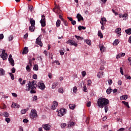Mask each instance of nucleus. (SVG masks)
<instances>
[{
    "instance_id": "nucleus-39",
    "label": "nucleus",
    "mask_w": 131,
    "mask_h": 131,
    "mask_svg": "<svg viewBox=\"0 0 131 131\" xmlns=\"http://www.w3.org/2000/svg\"><path fill=\"white\" fill-rule=\"evenodd\" d=\"M58 92L61 94H63V93H64V90H63V88H59L58 89Z\"/></svg>"
},
{
    "instance_id": "nucleus-50",
    "label": "nucleus",
    "mask_w": 131,
    "mask_h": 131,
    "mask_svg": "<svg viewBox=\"0 0 131 131\" xmlns=\"http://www.w3.org/2000/svg\"><path fill=\"white\" fill-rule=\"evenodd\" d=\"M104 110H105V113H107V112H108V106L105 105L104 106Z\"/></svg>"
},
{
    "instance_id": "nucleus-57",
    "label": "nucleus",
    "mask_w": 131,
    "mask_h": 131,
    "mask_svg": "<svg viewBox=\"0 0 131 131\" xmlns=\"http://www.w3.org/2000/svg\"><path fill=\"white\" fill-rule=\"evenodd\" d=\"M121 53L119 54L118 55H117V59H119V58H121Z\"/></svg>"
},
{
    "instance_id": "nucleus-4",
    "label": "nucleus",
    "mask_w": 131,
    "mask_h": 131,
    "mask_svg": "<svg viewBox=\"0 0 131 131\" xmlns=\"http://www.w3.org/2000/svg\"><path fill=\"white\" fill-rule=\"evenodd\" d=\"M3 60H7L8 59V54L6 53V50H3L0 55Z\"/></svg>"
},
{
    "instance_id": "nucleus-43",
    "label": "nucleus",
    "mask_w": 131,
    "mask_h": 131,
    "mask_svg": "<svg viewBox=\"0 0 131 131\" xmlns=\"http://www.w3.org/2000/svg\"><path fill=\"white\" fill-rule=\"evenodd\" d=\"M81 74L83 76V77H84V76H85V75H86V72H85V71L81 72Z\"/></svg>"
},
{
    "instance_id": "nucleus-35",
    "label": "nucleus",
    "mask_w": 131,
    "mask_h": 131,
    "mask_svg": "<svg viewBox=\"0 0 131 131\" xmlns=\"http://www.w3.org/2000/svg\"><path fill=\"white\" fill-rule=\"evenodd\" d=\"M78 30H81V29H82L83 30H84V29H86V28H85L84 26H79L78 27Z\"/></svg>"
},
{
    "instance_id": "nucleus-8",
    "label": "nucleus",
    "mask_w": 131,
    "mask_h": 131,
    "mask_svg": "<svg viewBox=\"0 0 131 131\" xmlns=\"http://www.w3.org/2000/svg\"><path fill=\"white\" fill-rule=\"evenodd\" d=\"M38 88L40 89V90H42V91H43L46 88V85H45V83L39 82L38 83Z\"/></svg>"
},
{
    "instance_id": "nucleus-41",
    "label": "nucleus",
    "mask_w": 131,
    "mask_h": 131,
    "mask_svg": "<svg viewBox=\"0 0 131 131\" xmlns=\"http://www.w3.org/2000/svg\"><path fill=\"white\" fill-rule=\"evenodd\" d=\"M77 91V87L74 86L73 88V93H74L75 94H76Z\"/></svg>"
},
{
    "instance_id": "nucleus-7",
    "label": "nucleus",
    "mask_w": 131,
    "mask_h": 131,
    "mask_svg": "<svg viewBox=\"0 0 131 131\" xmlns=\"http://www.w3.org/2000/svg\"><path fill=\"white\" fill-rule=\"evenodd\" d=\"M36 43L41 48L42 47V42H41V38H40V36H39L38 38L36 39Z\"/></svg>"
},
{
    "instance_id": "nucleus-6",
    "label": "nucleus",
    "mask_w": 131,
    "mask_h": 131,
    "mask_svg": "<svg viewBox=\"0 0 131 131\" xmlns=\"http://www.w3.org/2000/svg\"><path fill=\"white\" fill-rule=\"evenodd\" d=\"M66 43L69 44L70 46H74L75 47H77V43L75 42L73 40L69 39L68 41L66 42Z\"/></svg>"
},
{
    "instance_id": "nucleus-24",
    "label": "nucleus",
    "mask_w": 131,
    "mask_h": 131,
    "mask_svg": "<svg viewBox=\"0 0 131 131\" xmlns=\"http://www.w3.org/2000/svg\"><path fill=\"white\" fill-rule=\"evenodd\" d=\"M98 36L100 37V38H103V34L102 33L101 31H98Z\"/></svg>"
},
{
    "instance_id": "nucleus-36",
    "label": "nucleus",
    "mask_w": 131,
    "mask_h": 131,
    "mask_svg": "<svg viewBox=\"0 0 131 131\" xmlns=\"http://www.w3.org/2000/svg\"><path fill=\"white\" fill-rule=\"evenodd\" d=\"M9 75L10 76L12 80H14L15 79V77H14V75L12 73H9Z\"/></svg>"
},
{
    "instance_id": "nucleus-42",
    "label": "nucleus",
    "mask_w": 131,
    "mask_h": 131,
    "mask_svg": "<svg viewBox=\"0 0 131 131\" xmlns=\"http://www.w3.org/2000/svg\"><path fill=\"white\" fill-rule=\"evenodd\" d=\"M4 117H9V113L7 112H4Z\"/></svg>"
},
{
    "instance_id": "nucleus-51",
    "label": "nucleus",
    "mask_w": 131,
    "mask_h": 131,
    "mask_svg": "<svg viewBox=\"0 0 131 131\" xmlns=\"http://www.w3.org/2000/svg\"><path fill=\"white\" fill-rule=\"evenodd\" d=\"M83 91L84 92H85V93H86V90H88V88H86V86L84 85L83 88Z\"/></svg>"
},
{
    "instance_id": "nucleus-19",
    "label": "nucleus",
    "mask_w": 131,
    "mask_h": 131,
    "mask_svg": "<svg viewBox=\"0 0 131 131\" xmlns=\"http://www.w3.org/2000/svg\"><path fill=\"white\" fill-rule=\"evenodd\" d=\"M28 53V47H25L23 52V54L24 55L25 54H27Z\"/></svg>"
},
{
    "instance_id": "nucleus-45",
    "label": "nucleus",
    "mask_w": 131,
    "mask_h": 131,
    "mask_svg": "<svg viewBox=\"0 0 131 131\" xmlns=\"http://www.w3.org/2000/svg\"><path fill=\"white\" fill-rule=\"evenodd\" d=\"M66 125H67L66 123H62L61 124L60 126L61 128H65V126H66Z\"/></svg>"
},
{
    "instance_id": "nucleus-27",
    "label": "nucleus",
    "mask_w": 131,
    "mask_h": 131,
    "mask_svg": "<svg viewBox=\"0 0 131 131\" xmlns=\"http://www.w3.org/2000/svg\"><path fill=\"white\" fill-rule=\"evenodd\" d=\"M125 32L127 34H128V35L131 34V28H129L127 30H125Z\"/></svg>"
},
{
    "instance_id": "nucleus-62",
    "label": "nucleus",
    "mask_w": 131,
    "mask_h": 131,
    "mask_svg": "<svg viewBox=\"0 0 131 131\" xmlns=\"http://www.w3.org/2000/svg\"><path fill=\"white\" fill-rule=\"evenodd\" d=\"M23 122H24L25 123H27V122H28V120L27 119H24L23 120Z\"/></svg>"
},
{
    "instance_id": "nucleus-1",
    "label": "nucleus",
    "mask_w": 131,
    "mask_h": 131,
    "mask_svg": "<svg viewBox=\"0 0 131 131\" xmlns=\"http://www.w3.org/2000/svg\"><path fill=\"white\" fill-rule=\"evenodd\" d=\"M37 84H36V81L34 80L32 82L29 81L26 84L25 91L29 92L30 91L31 94H35L36 92L34 90L36 89Z\"/></svg>"
},
{
    "instance_id": "nucleus-3",
    "label": "nucleus",
    "mask_w": 131,
    "mask_h": 131,
    "mask_svg": "<svg viewBox=\"0 0 131 131\" xmlns=\"http://www.w3.org/2000/svg\"><path fill=\"white\" fill-rule=\"evenodd\" d=\"M30 117L31 118V119H35V118L37 117V113L36 110L35 109L31 110Z\"/></svg>"
},
{
    "instance_id": "nucleus-11",
    "label": "nucleus",
    "mask_w": 131,
    "mask_h": 131,
    "mask_svg": "<svg viewBox=\"0 0 131 131\" xmlns=\"http://www.w3.org/2000/svg\"><path fill=\"white\" fill-rule=\"evenodd\" d=\"M77 19H78V22L83 20V17L81 16V15L79 13H78L76 16Z\"/></svg>"
},
{
    "instance_id": "nucleus-37",
    "label": "nucleus",
    "mask_w": 131,
    "mask_h": 131,
    "mask_svg": "<svg viewBox=\"0 0 131 131\" xmlns=\"http://www.w3.org/2000/svg\"><path fill=\"white\" fill-rule=\"evenodd\" d=\"M75 37L78 40H82V39H83V38H82V37H80L79 36L75 35Z\"/></svg>"
},
{
    "instance_id": "nucleus-58",
    "label": "nucleus",
    "mask_w": 131,
    "mask_h": 131,
    "mask_svg": "<svg viewBox=\"0 0 131 131\" xmlns=\"http://www.w3.org/2000/svg\"><path fill=\"white\" fill-rule=\"evenodd\" d=\"M120 73L122 74V75H123V69L122 68H120Z\"/></svg>"
},
{
    "instance_id": "nucleus-9",
    "label": "nucleus",
    "mask_w": 131,
    "mask_h": 131,
    "mask_svg": "<svg viewBox=\"0 0 131 131\" xmlns=\"http://www.w3.org/2000/svg\"><path fill=\"white\" fill-rule=\"evenodd\" d=\"M9 62L10 63L12 66H15V63H14V59L12 58V55L10 54L8 58Z\"/></svg>"
},
{
    "instance_id": "nucleus-17",
    "label": "nucleus",
    "mask_w": 131,
    "mask_h": 131,
    "mask_svg": "<svg viewBox=\"0 0 131 131\" xmlns=\"http://www.w3.org/2000/svg\"><path fill=\"white\" fill-rule=\"evenodd\" d=\"M30 21L31 26H35V20H34V19H33V18H30Z\"/></svg>"
},
{
    "instance_id": "nucleus-30",
    "label": "nucleus",
    "mask_w": 131,
    "mask_h": 131,
    "mask_svg": "<svg viewBox=\"0 0 131 131\" xmlns=\"http://www.w3.org/2000/svg\"><path fill=\"white\" fill-rule=\"evenodd\" d=\"M127 99V95H123L120 97V99L122 101L123 100H126Z\"/></svg>"
},
{
    "instance_id": "nucleus-52",
    "label": "nucleus",
    "mask_w": 131,
    "mask_h": 131,
    "mask_svg": "<svg viewBox=\"0 0 131 131\" xmlns=\"http://www.w3.org/2000/svg\"><path fill=\"white\" fill-rule=\"evenodd\" d=\"M59 53L61 56H63L64 55V52H63V50H59Z\"/></svg>"
},
{
    "instance_id": "nucleus-26",
    "label": "nucleus",
    "mask_w": 131,
    "mask_h": 131,
    "mask_svg": "<svg viewBox=\"0 0 131 131\" xmlns=\"http://www.w3.org/2000/svg\"><path fill=\"white\" fill-rule=\"evenodd\" d=\"M118 43H119V40L116 39L114 40L113 44L114 46H117V45H118Z\"/></svg>"
},
{
    "instance_id": "nucleus-31",
    "label": "nucleus",
    "mask_w": 131,
    "mask_h": 131,
    "mask_svg": "<svg viewBox=\"0 0 131 131\" xmlns=\"http://www.w3.org/2000/svg\"><path fill=\"white\" fill-rule=\"evenodd\" d=\"M74 126V122H71L70 123L68 124V127H71L72 126Z\"/></svg>"
},
{
    "instance_id": "nucleus-18",
    "label": "nucleus",
    "mask_w": 131,
    "mask_h": 131,
    "mask_svg": "<svg viewBox=\"0 0 131 131\" xmlns=\"http://www.w3.org/2000/svg\"><path fill=\"white\" fill-rule=\"evenodd\" d=\"M75 104H71L69 105V107L70 109H71L72 110H74V108H75Z\"/></svg>"
},
{
    "instance_id": "nucleus-13",
    "label": "nucleus",
    "mask_w": 131,
    "mask_h": 131,
    "mask_svg": "<svg viewBox=\"0 0 131 131\" xmlns=\"http://www.w3.org/2000/svg\"><path fill=\"white\" fill-rule=\"evenodd\" d=\"M99 48L101 53H103L106 51V48H105V47H104V46L102 45H99Z\"/></svg>"
},
{
    "instance_id": "nucleus-22",
    "label": "nucleus",
    "mask_w": 131,
    "mask_h": 131,
    "mask_svg": "<svg viewBox=\"0 0 131 131\" xmlns=\"http://www.w3.org/2000/svg\"><path fill=\"white\" fill-rule=\"evenodd\" d=\"M112 89L111 88H108L106 90V93L107 94V95H110V94H111V93H112Z\"/></svg>"
},
{
    "instance_id": "nucleus-44",
    "label": "nucleus",
    "mask_w": 131,
    "mask_h": 131,
    "mask_svg": "<svg viewBox=\"0 0 131 131\" xmlns=\"http://www.w3.org/2000/svg\"><path fill=\"white\" fill-rule=\"evenodd\" d=\"M5 121H6V122H7V123H10V121H11V119H10L9 118H6L5 119Z\"/></svg>"
},
{
    "instance_id": "nucleus-14",
    "label": "nucleus",
    "mask_w": 131,
    "mask_h": 131,
    "mask_svg": "<svg viewBox=\"0 0 131 131\" xmlns=\"http://www.w3.org/2000/svg\"><path fill=\"white\" fill-rule=\"evenodd\" d=\"M11 107L12 108H19L20 107V105L17 103L12 102Z\"/></svg>"
},
{
    "instance_id": "nucleus-54",
    "label": "nucleus",
    "mask_w": 131,
    "mask_h": 131,
    "mask_svg": "<svg viewBox=\"0 0 131 131\" xmlns=\"http://www.w3.org/2000/svg\"><path fill=\"white\" fill-rule=\"evenodd\" d=\"M90 121V118L88 117L86 118L85 122L87 124H89V122Z\"/></svg>"
},
{
    "instance_id": "nucleus-12",
    "label": "nucleus",
    "mask_w": 131,
    "mask_h": 131,
    "mask_svg": "<svg viewBox=\"0 0 131 131\" xmlns=\"http://www.w3.org/2000/svg\"><path fill=\"white\" fill-rule=\"evenodd\" d=\"M42 127L46 130H50V128H51V125H50L49 124H45V125H42Z\"/></svg>"
},
{
    "instance_id": "nucleus-34",
    "label": "nucleus",
    "mask_w": 131,
    "mask_h": 131,
    "mask_svg": "<svg viewBox=\"0 0 131 131\" xmlns=\"http://www.w3.org/2000/svg\"><path fill=\"white\" fill-rule=\"evenodd\" d=\"M27 111H28V109H24V110H21L20 112L21 114H25V113H26Z\"/></svg>"
},
{
    "instance_id": "nucleus-56",
    "label": "nucleus",
    "mask_w": 131,
    "mask_h": 131,
    "mask_svg": "<svg viewBox=\"0 0 131 131\" xmlns=\"http://www.w3.org/2000/svg\"><path fill=\"white\" fill-rule=\"evenodd\" d=\"M33 79H36L37 78V75L34 74L33 76Z\"/></svg>"
},
{
    "instance_id": "nucleus-55",
    "label": "nucleus",
    "mask_w": 131,
    "mask_h": 131,
    "mask_svg": "<svg viewBox=\"0 0 131 131\" xmlns=\"http://www.w3.org/2000/svg\"><path fill=\"white\" fill-rule=\"evenodd\" d=\"M12 95L13 96V97H14V98H17V94L15 93H12Z\"/></svg>"
},
{
    "instance_id": "nucleus-64",
    "label": "nucleus",
    "mask_w": 131,
    "mask_h": 131,
    "mask_svg": "<svg viewBox=\"0 0 131 131\" xmlns=\"http://www.w3.org/2000/svg\"><path fill=\"white\" fill-rule=\"evenodd\" d=\"M4 38V34H0V39H3Z\"/></svg>"
},
{
    "instance_id": "nucleus-63",
    "label": "nucleus",
    "mask_w": 131,
    "mask_h": 131,
    "mask_svg": "<svg viewBox=\"0 0 131 131\" xmlns=\"http://www.w3.org/2000/svg\"><path fill=\"white\" fill-rule=\"evenodd\" d=\"M125 78H127V79H131V77L130 76H128L127 75H125Z\"/></svg>"
},
{
    "instance_id": "nucleus-28",
    "label": "nucleus",
    "mask_w": 131,
    "mask_h": 131,
    "mask_svg": "<svg viewBox=\"0 0 131 131\" xmlns=\"http://www.w3.org/2000/svg\"><path fill=\"white\" fill-rule=\"evenodd\" d=\"M57 85H58V82L53 83L52 85V89H56V86H57Z\"/></svg>"
},
{
    "instance_id": "nucleus-23",
    "label": "nucleus",
    "mask_w": 131,
    "mask_h": 131,
    "mask_svg": "<svg viewBox=\"0 0 131 131\" xmlns=\"http://www.w3.org/2000/svg\"><path fill=\"white\" fill-rule=\"evenodd\" d=\"M60 25H61V20L58 19L57 20L56 23V27H60Z\"/></svg>"
},
{
    "instance_id": "nucleus-53",
    "label": "nucleus",
    "mask_w": 131,
    "mask_h": 131,
    "mask_svg": "<svg viewBox=\"0 0 131 131\" xmlns=\"http://www.w3.org/2000/svg\"><path fill=\"white\" fill-rule=\"evenodd\" d=\"M11 72H12V73H15V72H16V69H15V68H13L12 69H11Z\"/></svg>"
},
{
    "instance_id": "nucleus-15",
    "label": "nucleus",
    "mask_w": 131,
    "mask_h": 131,
    "mask_svg": "<svg viewBox=\"0 0 131 131\" xmlns=\"http://www.w3.org/2000/svg\"><path fill=\"white\" fill-rule=\"evenodd\" d=\"M22 78H20L19 79H18V81L20 82V84H21V85H24V84H25V83H26V80H24L23 81V82H22Z\"/></svg>"
},
{
    "instance_id": "nucleus-46",
    "label": "nucleus",
    "mask_w": 131,
    "mask_h": 131,
    "mask_svg": "<svg viewBox=\"0 0 131 131\" xmlns=\"http://www.w3.org/2000/svg\"><path fill=\"white\" fill-rule=\"evenodd\" d=\"M91 84H92V80H88L87 85H89V86H90Z\"/></svg>"
},
{
    "instance_id": "nucleus-16",
    "label": "nucleus",
    "mask_w": 131,
    "mask_h": 131,
    "mask_svg": "<svg viewBox=\"0 0 131 131\" xmlns=\"http://www.w3.org/2000/svg\"><path fill=\"white\" fill-rule=\"evenodd\" d=\"M35 29V26H31L29 27V30L31 31V32H34V30Z\"/></svg>"
},
{
    "instance_id": "nucleus-2",
    "label": "nucleus",
    "mask_w": 131,
    "mask_h": 131,
    "mask_svg": "<svg viewBox=\"0 0 131 131\" xmlns=\"http://www.w3.org/2000/svg\"><path fill=\"white\" fill-rule=\"evenodd\" d=\"M110 101L108 99L104 98H100L98 99L97 104L99 108H104V106H107L108 104H109Z\"/></svg>"
},
{
    "instance_id": "nucleus-59",
    "label": "nucleus",
    "mask_w": 131,
    "mask_h": 131,
    "mask_svg": "<svg viewBox=\"0 0 131 131\" xmlns=\"http://www.w3.org/2000/svg\"><path fill=\"white\" fill-rule=\"evenodd\" d=\"M37 100V96H34L33 98V101H36Z\"/></svg>"
},
{
    "instance_id": "nucleus-49",
    "label": "nucleus",
    "mask_w": 131,
    "mask_h": 131,
    "mask_svg": "<svg viewBox=\"0 0 131 131\" xmlns=\"http://www.w3.org/2000/svg\"><path fill=\"white\" fill-rule=\"evenodd\" d=\"M41 19L40 20V21H46V18H45V15H42L41 16Z\"/></svg>"
},
{
    "instance_id": "nucleus-29",
    "label": "nucleus",
    "mask_w": 131,
    "mask_h": 131,
    "mask_svg": "<svg viewBox=\"0 0 131 131\" xmlns=\"http://www.w3.org/2000/svg\"><path fill=\"white\" fill-rule=\"evenodd\" d=\"M0 75H5V70L3 69H0Z\"/></svg>"
},
{
    "instance_id": "nucleus-38",
    "label": "nucleus",
    "mask_w": 131,
    "mask_h": 131,
    "mask_svg": "<svg viewBox=\"0 0 131 131\" xmlns=\"http://www.w3.org/2000/svg\"><path fill=\"white\" fill-rule=\"evenodd\" d=\"M122 103H123V104H124L127 107V108H129V105H128V102H126V101H122Z\"/></svg>"
},
{
    "instance_id": "nucleus-48",
    "label": "nucleus",
    "mask_w": 131,
    "mask_h": 131,
    "mask_svg": "<svg viewBox=\"0 0 131 131\" xmlns=\"http://www.w3.org/2000/svg\"><path fill=\"white\" fill-rule=\"evenodd\" d=\"M8 38H9V41H11L13 40V35H10Z\"/></svg>"
},
{
    "instance_id": "nucleus-32",
    "label": "nucleus",
    "mask_w": 131,
    "mask_h": 131,
    "mask_svg": "<svg viewBox=\"0 0 131 131\" xmlns=\"http://www.w3.org/2000/svg\"><path fill=\"white\" fill-rule=\"evenodd\" d=\"M33 70L35 71H37V70H38V66L37 64H35L34 66Z\"/></svg>"
},
{
    "instance_id": "nucleus-5",
    "label": "nucleus",
    "mask_w": 131,
    "mask_h": 131,
    "mask_svg": "<svg viewBox=\"0 0 131 131\" xmlns=\"http://www.w3.org/2000/svg\"><path fill=\"white\" fill-rule=\"evenodd\" d=\"M65 114H66V109L61 108L58 112V116L61 117Z\"/></svg>"
},
{
    "instance_id": "nucleus-33",
    "label": "nucleus",
    "mask_w": 131,
    "mask_h": 131,
    "mask_svg": "<svg viewBox=\"0 0 131 131\" xmlns=\"http://www.w3.org/2000/svg\"><path fill=\"white\" fill-rule=\"evenodd\" d=\"M40 23L41 24V27H45V26H46V21L40 20Z\"/></svg>"
},
{
    "instance_id": "nucleus-21",
    "label": "nucleus",
    "mask_w": 131,
    "mask_h": 131,
    "mask_svg": "<svg viewBox=\"0 0 131 131\" xmlns=\"http://www.w3.org/2000/svg\"><path fill=\"white\" fill-rule=\"evenodd\" d=\"M127 17V14L125 13L124 14H119V17L120 18H126Z\"/></svg>"
},
{
    "instance_id": "nucleus-47",
    "label": "nucleus",
    "mask_w": 131,
    "mask_h": 131,
    "mask_svg": "<svg viewBox=\"0 0 131 131\" xmlns=\"http://www.w3.org/2000/svg\"><path fill=\"white\" fill-rule=\"evenodd\" d=\"M28 9L30 11V12H32V11L33 10V6H31L29 7Z\"/></svg>"
},
{
    "instance_id": "nucleus-20",
    "label": "nucleus",
    "mask_w": 131,
    "mask_h": 131,
    "mask_svg": "<svg viewBox=\"0 0 131 131\" xmlns=\"http://www.w3.org/2000/svg\"><path fill=\"white\" fill-rule=\"evenodd\" d=\"M121 28H117L115 30V32L116 33H117V34H120V33H121Z\"/></svg>"
},
{
    "instance_id": "nucleus-25",
    "label": "nucleus",
    "mask_w": 131,
    "mask_h": 131,
    "mask_svg": "<svg viewBox=\"0 0 131 131\" xmlns=\"http://www.w3.org/2000/svg\"><path fill=\"white\" fill-rule=\"evenodd\" d=\"M84 41L86 42V43H87V45L89 46H91V45H92V41L90 40L85 39Z\"/></svg>"
},
{
    "instance_id": "nucleus-60",
    "label": "nucleus",
    "mask_w": 131,
    "mask_h": 131,
    "mask_svg": "<svg viewBox=\"0 0 131 131\" xmlns=\"http://www.w3.org/2000/svg\"><path fill=\"white\" fill-rule=\"evenodd\" d=\"M63 24L64 26H68V24H67V20H66L64 21H63Z\"/></svg>"
},
{
    "instance_id": "nucleus-61",
    "label": "nucleus",
    "mask_w": 131,
    "mask_h": 131,
    "mask_svg": "<svg viewBox=\"0 0 131 131\" xmlns=\"http://www.w3.org/2000/svg\"><path fill=\"white\" fill-rule=\"evenodd\" d=\"M108 82L109 85H111V84H112V79H110L108 80Z\"/></svg>"
},
{
    "instance_id": "nucleus-40",
    "label": "nucleus",
    "mask_w": 131,
    "mask_h": 131,
    "mask_svg": "<svg viewBox=\"0 0 131 131\" xmlns=\"http://www.w3.org/2000/svg\"><path fill=\"white\" fill-rule=\"evenodd\" d=\"M26 69L27 71H28V72H30V71L31 70L30 69V67L29 66V65L27 66Z\"/></svg>"
},
{
    "instance_id": "nucleus-10",
    "label": "nucleus",
    "mask_w": 131,
    "mask_h": 131,
    "mask_svg": "<svg viewBox=\"0 0 131 131\" xmlns=\"http://www.w3.org/2000/svg\"><path fill=\"white\" fill-rule=\"evenodd\" d=\"M57 106H58V102L56 101H54L53 102V105L51 107V109L53 110H55L57 108Z\"/></svg>"
}]
</instances>
